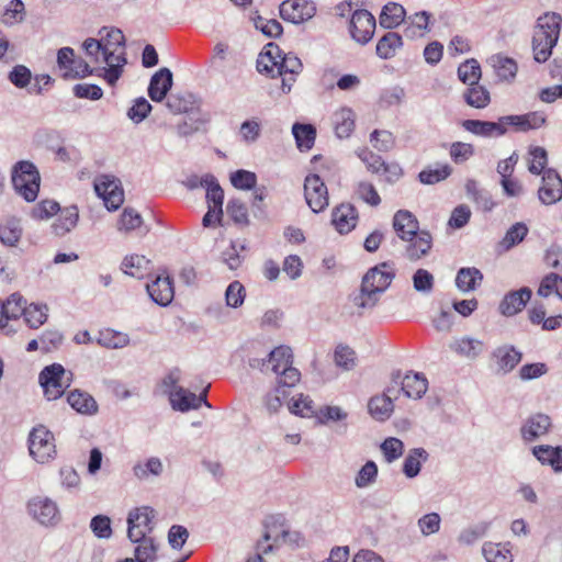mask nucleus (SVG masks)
<instances>
[{
	"mask_svg": "<svg viewBox=\"0 0 562 562\" xmlns=\"http://www.w3.org/2000/svg\"><path fill=\"white\" fill-rule=\"evenodd\" d=\"M430 18L431 14L427 11H419L409 15L405 20V36L408 38H417L425 36L430 31Z\"/></svg>",
	"mask_w": 562,
	"mask_h": 562,
	"instance_id": "c756f323",
	"label": "nucleus"
},
{
	"mask_svg": "<svg viewBox=\"0 0 562 562\" xmlns=\"http://www.w3.org/2000/svg\"><path fill=\"white\" fill-rule=\"evenodd\" d=\"M291 386L278 383V385L267 393L265 397V405L269 412H278L282 406L283 401L289 396V389Z\"/></svg>",
	"mask_w": 562,
	"mask_h": 562,
	"instance_id": "774afa93",
	"label": "nucleus"
},
{
	"mask_svg": "<svg viewBox=\"0 0 562 562\" xmlns=\"http://www.w3.org/2000/svg\"><path fill=\"white\" fill-rule=\"evenodd\" d=\"M136 543L134 554L138 562H155L157 559V550L158 546L154 538H143L137 541H133Z\"/></svg>",
	"mask_w": 562,
	"mask_h": 562,
	"instance_id": "09e8293b",
	"label": "nucleus"
},
{
	"mask_svg": "<svg viewBox=\"0 0 562 562\" xmlns=\"http://www.w3.org/2000/svg\"><path fill=\"white\" fill-rule=\"evenodd\" d=\"M143 218L140 214L134 209L126 207L122 212L117 222V229L123 233H130L140 227Z\"/></svg>",
	"mask_w": 562,
	"mask_h": 562,
	"instance_id": "338daca9",
	"label": "nucleus"
},
{
	"mask_svg": "<svg viewBox=\"0 0 562 562\" xmlns=\"http://www.w3.org/2000/svg\"><path fill=\"white\" fill-rule=\"evenodd\" d=\"M428 459V452L424 448L409 450L403 462V473L406 477H416L422 469L423 462Z\"/></svg>",
	"mask_w": 562,
	"mask_h": 562,
	"instance_id": "ea45409f",
	"label": "nucleus"
},
{
	"mask_svg": "<svg viewBox=\"0 0 562 562\" xmlns=\"http://www.w3.org/2000/svg\"><path fill=\"white\" fill-rule=\"evenodd\" d=\"M164 469L162 462L157 457H151L144 462H137L133 467V474L138 480H147L150 475L158 476Z\"/></svg>",
	"mask_w": 562,
	"mask_h": 562,
	"instance_id": "8fccbe9b",
	"label": "nucleus"
},
{
	"mask_svg": "<svg viewBox=\"0 0 562 562\" xmlns=\"http://www.w3.org/2000/svg\"><path fill=\"white\" fill-rule=\"evenodd\" d=\"M532 454L544 465H550L554 471H562V447L540 445L532 448Z\"/></svg>",
	"mask_w": 562,
	"mask_h": 562,
	"instance_id": "2f4dec72",
	"label": "nucleus"
},
{
	"mask_svg": "<svg viewBox=\"0 0 562 562\" xmlns=\"http://www.w3.org/2000/svg\"><path fill=\"white\" fill-rule=\"evenodd\" d=\"M393 227L397 236L405 240L407 237L420 232L416 217L406 210H400L393 217Z\"/></svg>",
	"mask_w": 562,
	"mask_h": 562,
	"instance_id": "c85d7f7f",
	"label": "nucleus"
},
{
	"mask_svg": "<svg viewBox=\"0 0 562 562\" xmlns=\"http://www.w3.org/2000/svg\"><path fill=\"white\" fill-rule=\"evenodd\" d=\"M528 234V227L525 223H516L508 228L504 238L501 241V246L508 250L514 246L521 243Z\"/></svg>",
	"mask_w": 562,
	"mask_h": 562,
	"instance_id": "13d9d810",
	"label": "nucleus"
},
{
	"mask_svg": "<svg viewBox=\"0 0 562 562\" xmlns=\"http://www.w3.org/2000/svg\"><path fill=\"white\" fill-rule=\"evenodd\" d=\"M333 124L336 135L339 138H347L355 130L356 114L350 108H340L333 114Z\"/></svg>",
	"mask_w": 562,
	"mask_h": 562,
	"instance_id": "7c9ffc66",
	"label": "nucleus"
},
{
	"mask_svg": "<svg viewBox=\"0 0 562 562\" xmlns=\"http://www.w3.org/2000/svg\"><path fill=\"white\" fill-rule=\"evenodd\" d=\"M27 512L40 525L54 527L60 521V510L55 501L47 496H34L27 503Z\"/></svg>",
	"mask_w": 562,
	"mask_h": 562,
	"instance_id": "6e6552de",
	"label": "nucleus"
},
{
	"mask_svg": "<svg viewBox=\"0 0 562 562\" xmlns=\"http://www.w3.org/2000/svg\"><path fill=\"white\" fill-rule=\"evenodd\" d=\"M149 269L150 260L145 256L137 254L126 256L121 263V270L125 274L137 279L144 278L148 273Z\"/></svg>",
	"mask_w": 562,
	"mask_h": 562,
	"instance_id": "e433bc0d",
	"label": "nucleus"
},
{
	"mask_svg": "<svg viewBox=\"0 0 562 562\" xmlns=\"http://www.w3.org/2000/svg\"><path fill=\"white\" fill-rule=\"evenodd\" d=\"M451 175V167L449 165H440L435 168L424 169L419 172L418 178L422 183L435 184Z\"/></svg>",
	"mask_w": 562,
	"mask_h": 562,
	"instance_id": "e2e57ef3",
	"label": "nucleus"
},
{
	"mask_svg": "<svg viewBox=\"0 0 562 562\" xmlns=\"http://www.w3.org/2000/svg\"><path fill=\"white\" fill-rule=\"evenodd\" d=\"M288 536H290V532L284 529H282L281 531L267 529L266 532L263 533L262 539L259 540L256 544L255 554H260V557H262L263 554L272 552V550L279 542V538L282 537L283 539H285Z\"/></svg>",
	"mask_w": 562,
	"mask_h": 562,
	"instance_id": "3c124183",
	"label": "nucleus"
},
{
	"mask_svg": "<svg viewBox=\"0 0 562 562\" xmlns=\"http://www.w3.org/2000/svg\"><path fill=\"white\" fill-rule=\"evenodd\" d=\"M146 290L153 302L160 306L169 305L175 296L173 282L166 272L157 274L147 283Z\"/></svg>",
	"mask_w": 562,
	"mask_h": 562,
	"instance_id": "2eb2a0df",
	"label": "nucleus"
},
{
	"mask_svg": "<svg viewBox=\"0 0 562 562\" xmlns=\"http://www.w3.org/2000/svg\"><path fill=\"white\" fill-rule=\"evenodd\" d=\"M155 510L149 506H140L132 509L127 516V537L131 541L148 538L153 530Z\"/></svg>",
	"mask_w": 562,
	"mask_h": 562,
	"instance_id": "9d476101",
	"label": "nucleus"
},
{
	"mask_svg": "<svg viewBox=\"0 0 562 562\" xmlns=\"http://www.w3.org/2000/svg\"><path fill=\"white\" fill-rule=\"evenodd\" d=\"M551 428V418L546 414L530 416L521 426L520 432L525 441H533L546 435Z\"/></svg>",
	"mask_w": 562,
	"mask_h": 562,
	"instance_id": "393cba45",
	"label": "nucleus"
},
{
	"mask_svg": "<svg viewBox=\"0 0 562 562\" xmlns=\"http://www.w3.org/2000/svg\"><path fill=\"white\" fill-rule=\"evenodd\" d=\"M172 87V72L161 68L153 75L148 86V95L154 102L162 101Z\"/></svg>",
	"mask_w": 562,
	"mask_h": 562,
	"instance_id": "a878e982",
	"label": "nucleus"
},
{
	"mask_svg": "<svg viewBox=\"0 0 562 562\" xmlns=\"http://www.w3.org/2000/svg\"><path fill=\"white\" fill-rule=\"evenodd\" d=\"M239 136L246 144L256 143L261 136L260 121L256 117L244 121L239 127Z\"/></svg>",
	"mask_w": 562,
	"mask_h": 562,
	"instance_id": "69168bd1",
	"label": "nucleus"
},
{
	"mask_svg": "<svg viewBox=\"0 0 562 562\" xmlns=\"http://www.w3.org/2000/svg\"><path fill=\"white\" fill-rule=\"evenodd\" d=\"M412 282L416 292L429 294L434 290L435 278L428 270L419 268L414 272Z\"/></svg>",
	"mask_w": 562,
	"mask_h": 562,
	"instance_id": "680f3d73",
	"label": "nucleus"
},
{
	"mask_svg": "<svg viewBox=\"0 0 562 562\" xmlns=\"http://www.w3.org/2000/svg\"><path fill=\"white\" fill-rule=\"evenodd\" d=\"M488 63L501 81L510 82L516 77L518 67L513 58L494 55L490 58Z\"/></svg>",
	"mask_w": 562,
	"mask_h": 562,
	"instance_id": "f704fd0d",
	"label": "nucleus"
},
{
	"mask_svg": "<svg viewBox=\"0 0 562 562\" xmlns=\"http://www.w3.org/2000/svg\"><path fill=\"white\" fill-rule=\"evenodd\" d=\"M23 234L20 222L15 218H10L0 224V241L7 247H15L21 240Z\"/></svg>",
	"mask_w": 562,
	"mask_h": 562,
	"instance_id": "c03bdc74",
	"label": "nucleus"
},
{
	"mask_svg": "<svg viewBox=\"0 0 562 562\" xmlns=\"http://www.w3.org/2000/svg\"><path fill=\"white\" fill-rule=\"evenodd\" d=\"M459 79L469 86L477 83L481 78V67L475 59L467 60L458 68Z\"/></svg>",
	"mask_w": 562,
	"mask_h": 562,
	"instance_id": "052dcab7",
	"label": "nucleus"
},
{
	"mask_svg": "<svg viewBox=\"0 0 562 562\" xmlns=\"http://www.w3.org/2000/svg\"><path fill=\"white\" fill-rule=\"evenodd\" d=\"M280 70L282 77L281 89L284 93H288L292 89V85L295 81V77L302 71L303 65L299 57L286 54L282 55L280 52Z\"/></svg>",
	"mask_w": 562,
	"mask_h": 562,
	"instance_id": "5701e85b",
	"label": "nucleus"
},
{
	"mask_svg": "<svg viewBox=\"0 0 562 562\" xmlns=\"http://www.w3.org/2000/svg\"><path fill=\"white\" fill-rule=\"evenodd\" d=\"M26 307V301L19 293L11 294L7 301L1 305L2 312L5 314L7 319H18L23 315Z\"/></svg>",
	"mask_w": 562,
	"mask_h": 562,
	"instance_id": "4d7b16f0",
	"label": "nucleus"
},
{
	"mask_svg": "<svg viewBox=\"0 0 562 562\" xmlns=\"http://www.w3.org/2000/svg\"><path fill=\"white\" fill-rule=\"evenodd\" d=\"M82 46L90 63L97 66V75L113 87L127 63L123 32L114 27H103L99 40L88 38Z\"/></svg>",
	"mask_w": 562,
	"mask_h": 562,
	"instance_id": "f257e3e1",
	"label": "nucleus"
},
{
	"mask_svg": "<svg viewBox=\"0 0 562 562\" xmlns=\"http://www.w3.org/2000/svg\"><path fill=\"white\" fill-rule=\"evenodd\" d=\"M95 341L98 345L104 348L120 349L126 347L130 344V337L125 333L105 328L99 331Z\"/></svg>",
	"mask_w": 562,
	"mask_h": 562,
	"instance_id": "79ce46f5",
	"label": "nucleus"
},
{
	"mask_svg": "<svg viewBox=\"0 0 562 562\" xmlns=\"http://www.w3.org/2000/svg\"><path fill=\"white\" fill-rule=\"evenodd\" d=\"M72 380V372L67 371L60 363L46 366L38 374V383L48 401L61 397L65 390L71 385Z\"/></svg>",
	"mask_w": 562,
	"mask_h": 562,
	"instance_id": "20e7f679",
	"label": "nucleus"
},
{
	"mask_svg": "<svg viewBox=\"0 0 562 562\" xmlns=\"http://www.w3.org/2000/svg\"><path fill=\"white\" fill-rule=\"evenodd\" d=\"M304 196L314 213L324 211L329 204L328 190L318 175L311 173L304 180Z\"/></svg>",
	"mask_w": 562,
	"mask_h": 562,
	"instance_id": "9b49d317",
	"label": "nucleus"
},
{
	"mask_svg": "<svg viewBox=\"0 0 562 562\" xmlns=\"http://www.w3.org/2000/svg\"><path fill=\"white\" fill-rule=\"evenodd\" d=\"M562 18L560 14L554 12H547L538 19L537 27L535 32H543L548 35L559 40L560 26Z\"/></svg>",
	"mask_w": 562,
	"mask_h": 562,
	"instance_id": "de8ad7c7",
	"label": "nucleus"
},
{
	"mask_svg": "<svg viewBox=\"0 0 562 562\" xmlns=\"http://www.w3.org/2000/svg\"><path fill=\"white\" fill-rule=\"evenodd\" d=\"M465 102L475 109H484L488 105L491 98L488 91L477 83L469 86L464 93Z\"/></svg>",
	"mask_w": 562,
	"mask_h": 562,
	"instance_id": "603ef678",
	"label": "nucleus"
},
{
	"mask_svg": "<svg viewBox=\"0 0 562 562\" xmlns=\"http://www.w3.org/2000/svg\"><path fill=\"white\" fill-rule=\"evenodd\" d=\"M538 294L543 297L555 294L562 299V277L557 273L546 276L540 283Z\"/></svg>",
	"mask_w": 562,
	"mask_h": 562,
	"instance_id": "0e129e2a",
	"label": "nucleus"
},
{
	"mask_svg": "<svg viewBox=\"0 0 562 562\" xmlns=\"http://www.w3.org/2000/svg\"><path fill=\"white\" fill-rule=\"evenodd\" d=\"M25 19V7L22 0H11L4 8L1 20L5 25H15Z\"/></svg>",
	"mask_w": 562,
	"mask_h": 562,
	"instance_id": "5fc2aeb1",
	"label": "nucleus"
},
{
	"mask_svg": "<svg viewBox=\"0 0 562 562\" xmlns=\"http://www.w3.org/2000/svg\"><path fill=\"white\" fill-rule=\"evenodd\" d=\"M11 178L15 191L25 201H35L40 191L41 177L36 166L32 161H18L12 168Z\"/></svg>",
	"mask_w": 562,
	"mask_h": 562,
	"instance_id": "39448f33",
	"label": "nucleus"
},
{
	"mask_svg": "<svg viewBox=\"0 0 562 562\" xmlns=\"http://www.w3.org/2000/svg\"><path fill=\"white\" fill-rule=\"evenodd\" d=\"M280 48L273 43L265 46L263 52L259 54L257 59V70L260 74H267L271 77L281 75L280 70Z\"/></svg>",
	"mask_w": 562,
	"mask_h": 562,
	"instance_id": "b1692460",
	"label": "nucleus"
},
{
	"mask_svg": "<svg viewBox=\"0 0 562 562\" xmlns=\"http://www.w3.org/2000/svg\"><path fill=\"white\" fill-rule=\"evenodd\" d=\"M29 450L36 462L50 461L56 456L54 435L42 425L34 427L29 436Z\"/></svg>",
	"mask_w": 562,
	"mask_h": 562,
	"instance_id": "0eeeda50",
	"label": "nucleus"
},
{
	"mask_svg": "<svg viewBox=\"0 0 562 562\" xmlns=\"http://www.w3.org/2000/svg\"><path fill=\"white\" fill-rule=\"evenodd\" d=\"M512 544L509 542H486L482 552L487 562H513Z\"/></svg>",
	"mask_w": 562,
	"mask_h": 562,
	"instance_id": "4c0bfd02",
	"label": "nucleus"
},
{
	"mask_svg": "<svg viewBox=\"0 0 562 562\" xmlns=\"http://www.w3.org/2000/svg\"><path fill=\"white\" fill-rule=\"evenodd\" d=\"M394 276V269L387 262L370 269L362 279L360 293L353 299L355 305L360 308L374 307L381 294L390 286Z\"/></svg>",
	"mask_w": 562,
	"mask_h": 562,
	"instance_id": "f03ea898",
	"label": "nucleus"
},
{
	"mask_svg": "<svg viewBox=\"0 0 562 562\" xmlns=\"http://www.w3.org/2000/svg\"><path fill=\"white\" fill-rule=\"evenodd\" d=\"M507 127L517 132L538 130L547 123V115L542 111H533L526 114L506 115Z\"/></svg>",
	"mask_w": 562,
	"mask_h": 562,
	"instance_id": "6ab92c4d",
	"label": "nucleus"
},
{
	"mask_svg": "<svg viewBox=\"0 0 562 562\" xmlns=\"http://www.w3.org/2000/svg\"><path fill=\"white\" fill-rule=\"evenodd\" d=\"M368 411L379 422L387 420L394 411V404L386 396L374 395L369 400Z\"/></svg>",
	"mask_w": 562,
	"mask_h": 562,
	"instance_id": "37998d69",
	"label": "nucleus"
},
{
	"mask_svg": "<svg viewBox=\"0 0 562 562\" xmlns=\"http://www.w3.org/2000/svg\"><path fill=\"white\" fill-rule=\"evenodd\" d=\"M461 126L469 133L484 138L501 137L508 132L506 115L496 122L481 120H464Z\"/></svg>",
	"mask_w": 562,
	"mask_h": 562,
	"instance_id": "ddd939ff",
	"label": "nucleus"
},
{
	"mask_svg": "<svg viewBox=\"0 0 562 562\" xmlns=\"http://www.w3.org/2000/svg\"><path fill=\"white\" fill-rule=\"evenodd\" d=\"M94 191L109 211L117 210L124 202V191L117 178L101 175L94 180Z\"/></svg>",
	"mask_w": 562,
	"mask_h": 562,
	"instance_id": "1a4fd4ad",
	"label": "nucleus"
},
{
	"mask_svg": "<svg viewBox=\"0 0 562 562\" xmlns=\"http://www.w3.org/2000/svg\"><path fill=\"white\" fill-rule=\"evenodd\" d=\"M538 195L540 201L547 205L553 204L562 198V179L553 169L544 171Z\"/></svg>",
	"mask_w": 562,
	"mask_h": 562,
	"instance_id": "a211bd4d",
	"label": "nucleus"
},
{
	"mask_svg": "<svg viewBox=\"0 0 562 562\" xmlns=\"http://www.w3.org/2000/svg\"><path fill=\"white\" fill-rule=\"evenodd\" d=\"M67 402L79 414L93 415L98 412V404L93 396L81 390L70 391Z\"/></svg>",
	"mask_w": 562,
	"mask_h": 562,
	"instance_id": "72a5a7b5",
	"label": "nucleus"
},
{
	"mask_svg": "<svg viewBox=\"0 0 562 562\" xmlns=\"http://www.w3.org/2000/svg\"><path fill=\"white\" fill-rule=\"evenodd\" d=\"M359 213L350 203H341L333 209L331 224L340 235L349 234L358 224Z\"/></svg>",
	"mask_w": 562,
	"mask_h": 562,
	"instance_id": "f3484780",
	"label": "nucleus"
},
{
	"mask_svg": "<svg viewBox=\"0 0 562 562\" xmlns=\"http://www.w3.org/2000/svg\"><path fill=\"white\" fill-rule=\"evenodd\" d=\"M532 292L524 286L519 290L507 293L499 304V312L505 316H514L526 306L531 299Z\"/></svg>",
	"mask_w": 562,
	"mask_h": 562,
	"instance_id": "4be33fe9",
	"label": "nucleus"
},
{
	"mask_svg": "<svg viewBox=\"0 0 562 562\" xmlns=\"http://www.w3.org/2000/svg\"><path fill=\"white\" fill-rule=\"evenodd\" d=\"M292 358L293 355L290 347L279 346L270 351L268 359L254 358L249 364L263 372L270 370L276 373L280 384L295 386L300 382L301 373L292 366Z\"/></svg>",
	"mask_w": 562,
	"mask_h": 562,
	"instance_id": "7ed1b4c3",
	"label": "nucleus"
},
{
	"mask_svg": "<svg viewBox=\"0 0 562 562\" xmlns=\"http://www.w3.org/2000/svg\"><path fill=\"white\" fill-rule=\"evenodd\" d=\"M206 190L207 206L222 209L224 200V191L213 175L206 173L204 180Z\"/></svg>",
	"mask_w": 562,
	"mask_h": 562,
	"instance_id": "6e6d98bb",
	"label": "nucleus"
},
{
	"mask_svg": "<svg viewBox=\"0 0 562 562\" xmlns=\"http://www.w3.org/2000/svg\"><path fill=\"white\" fill-rule=\"evenodd\" d=\"M529 166L528 170L533 175L544 173L548 164L547 150L540 146H531L528 151Z\"/></svg>",
	"mask_w": 562,
	"mask_h": 562,
	"instance_id": "bf43d9fd",
	"label": "nucleus"
},
{
	"mask_svg": "<svg viewBox=\"0 0 562 562\" xmlns=\"http://www.w3.org/2000/svg\"><path fill=\"white\" fill-rule=\"evenodd\" d=\"M402 45V36L395 32H389L379 40L376 55L382 59H390L395 56Z\"/></svg>",
	"mask_w": 562,
	"mask_h": 562,
	"instance_id": "a18cd8bd",
	"label": "nucleus"
},
{
	"mask_svg": "<svg viewBox=\"0 0 562 562\" xmlns=\"http://www.w3.org/2000/svg\"><path fill=\"white\" fill-rule=\"evenodd\" d=\"M401 385V391H403L408 398L413 400L422 398L428 390L426 376L418 372H408L405 374Z\"/></svg>",
	"mask_w": 562,
	"mask_h": 562,
	"instance_id": "bb28decb",
	"label": "nucleus"
},
{
	"mask_svg": "<svg viewBox=\"0 0 562 562\" xmlns=\"http://www.w3.org/2000/svg\"><path fill=\"white\" fill-rule=\"evenodd\" d=\"M406 11L404 7L396 2L386 3L380 14L379 22L384 29H395L405 21Z\"/></svg>",
	"mask_w": 562,
	"mask_h": 562,
	"instance_id": "c9c22d12",
	"label": "nucleus"
},
{
	"mask_svg": "<svg viewBox=\"0 0 562 562\" xmlns=\"http://www.w3.org/2000/svg\"><path fill=\"white\" fill-rule=\"evenodd\" d=\"M79 211L75 205L64 207L59 211L57 220L53 223L52 228L55 235L64 236L71 232L78 223Z\"/></svg>",
	"mask_w": 562,
	"mask_h": 562,
	"instance_id": "473e14b6",
	"label": "nucleus"
},
{
	"mask_svg": "<svg viewBox=\"0 0 562 562\" xmlns=\"http://www.w3.org/2000/svg\"><path fill=\"white\" fill-rule=\"evenodd\" d=\"M493 359L499 371L503 373L510 372L521 360V352L513 346L497 347L493 353Z\"/></svg>",
	"mask_w": 562,
	"mask_h": 562,
	"instance_id": "cd10ccee",
	"label": "nucleus"
},
{
	"mask_svg": "<svg viewBox=\"0 0 562 562\" xmlns=\"http://www.w3.org/2000/svg\"><path fill=\"white\" fill-rule=\"evenodd\" d=\"M482 272L474 268H461L456 277V285L462 292L474 291L482 282Z\"/></svg>",
	"mask_w": 562,
	"mask_h": 562,
	"instance_id": "58836bf2",
	"label": "nucleus"
},
{
	"mask_svg": "<svg viewBox=\"0 0 562 562\" xmlns=\"http://www.w3.org/2000/svg\"><path fill=\"white\" fill-rule=\"evenodd\" d=\"M48 307L46 304H30L26 305L23 316L25 323L31 328H38L47 321Z\"/></svg>",
	"mask_w": 562,
	"mask_h": 562,
	"instance_id": "864d4df0",
	"label": "nucleus"
},
{
	"mask_svg": "<svg viewBox=\"0 0 562 562\" xmlns=\"http://www.w3.org/2000/svg\"><path fill=\"white\" fill-rule=\"evenodd\" d=\"M405 256L411 261H417L427 256L432 247V237L426 231H420L405 239Z\"/></svg>",
	"mask_w": 562,
	"mask_h": 562,
	"instance_id": "aec40b11",
	"label": "nucleus"
},
{
	"mask_svg": "<svg viewBox=\"0 0 562 562\" xmlns=\"http://www.w3.org/2000/svg\"><path fill=\"white\" fill-rule=\"evenodd\" d=\"M449 348L461 358L474 360L484 353L486 346L477 338L462 336L453 339Z\"/></svg>",
	"mask_w": 562,
	"mask_h": 562,
	"instance_id": "412c9836",
	"label": "nucleus"
},
{
	"mask_svg": "<svg viewBox=\"0 0 562 562\" xmlns=\"http://www.w3.org/2000/svg\"><path fill=\"white\" fill-rule=\"evenodd\" d=\"M316 14V5L312 0H285L280 5L283 20L300 24L311 20Z\"/></svg>",
	"mask_w": 562,
	"mask_h": 562,
	"instance_id": "f8f14e48",
	"label": "nucleus"
},
{
	"mask_svg": "<svg viewBox=\"0 0 562 562\" xmlns=\"http://www.w3.org/2000/svg\"><path fill=\"white\" fill-rule=\"evenodd\" d=\"M558 38L544 35V33L541 32H535L533 38H532V49L535 59L538 63H544L548 60V58L551 56L552 48L557 44Z\"/></svg>",
	"mask_w": 562,
	"mask_h": 562,
	"instance_id": "a19ab883",
	"label": "nucleus"
},
{
	"mask_svg": "<svg viewBox=\"0 0 562 562\" xmlns=\"http://www.w3.org/2000/svg\"><path fill=\"white\" fill-rule=\"evenodd\" d=\"M292 134L301 151L310 150L313 147L316 137V130L313 125L295 123L292 126Z\"/></svg>",
	"mask_w": 562,
	"mask_h": 562,
	"instance_id": "49530a36",
	"label": "nucleus"
},
{
	"mask_svg": "<svg viewBox=\"0 0 562 562\" xmlns=\"http://www.w3.org/2000/svg\"><path fill=\"white\" fill-rule=\"evenodd\" d=\"M375 30V19L367 10H357L350 20V33L355 41L361 44L368 43Z\"/></svg>",
	"mask_w": 562,
	"mask_h": 562,
	"instance_id": "4468645a",
	"label": "nucleus"
},
{
	"mask_svg": "<svg viewBox=\"0 0 562 562\" xmlns=\"http://www.w3.org/2000/svg\"><path fill=\"white\" fill-rule=\"evenodd\" d=\"M91 65L90 60L76 57L71 47H63L57 53V66L65 79H79L97 75L95 68H92Z\"/></svg>",
	"mask_w": 562,
	"mask_h": 562,
	"instance_id": "423d86ee",
	"label": "nucleus"
},
{
	"mask_svg": "<svg viewBox=\"0 0 562 562\" xmlns=\"http://www.w3.org/2000/svg\"><path fill=\"white\" fill-rule=\"evenodd\" d=\"M169 401L171 407L179 412L196 409L202 404L211 407L206 400V390H204L200 395H195L183 387H176L175 390L169 391Z\"/></svg>",
	"mask_w": 562,
	"mask_h": 562,
	"instance_id": "dca6fc26",
	"label": "nucleus"
}]
</instances>
